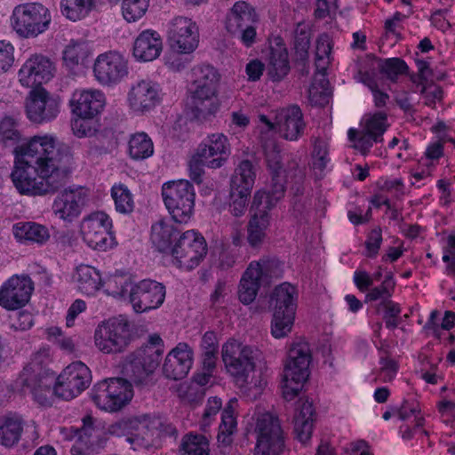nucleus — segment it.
<instances>
[{"instance_id":"1","label":"nucleus","mask_w":455,"mask_h":455,"mask_svg":"<svg viewBox=\"0 0 455 455\" xmlns=\"http://www.w3.org/2000/svg\"><path fill=\"white\" fill-rule=\"evenodd\" d=\"M13 153L11 178L21 195L54 194L71 176L73 155L67 144H20Z\"/></svg>"},{"instance_id":"2","label":"nucleus","mask_w":455,"mask_h":455,"mask_svg":"<svg viewBox=\"0 0 455 455\" xmlns=\"http://www.w3.org/2000/svg\"><path fill=\"white\" fill-rule=\"evenodd\" d=\"M221 357L227 372L240 388H254V396L259 395L266 382L251 374L263 360L262 352L255 347L244 345L235 339L228 340L221 349Z\"/></svg>"},{"instance_id":"3","label":"nucleus","mask_w":455,"mask_h":455,"mask_svg":"<svg viewBox=\"0 0 455 455\" xmlns=\"http://www.w3.org/2000/svg\"><path fill=\"white\" fill-rule=\"evenodd\" d=\"M52 23L50 10L41 3L19 4L12 11L9 24L20 38H36L46 32Z\"/></svg>"},{"instance_id":"4","label":"nucleus","mask_w":455,"mask_h":455,"mask_svg":"<svg viewBox=\"0 0 455 455\" xmlns=\"http://www.w3.org/2000/svg\"><path fill=\"white\" fill-rule=\"evenodd\" d=\"M296 294L295 287L288 283L275 287L271 294V333L276 339L285 337L291 331L296 312Z\"/></svg>"},{"instance_id":"5","label":"nucleus","mask_w":455,"mask_h":455,"mask_svg":"<svg viewBox=\"0 0 455 455\" xmlns=\"http://www.w3.org/2000/svg\"><path fill=\"white\" fill-rule=\"evenodd\" d=\"M304 124L300 109L296 106L280 109L272 117L259 115L257 129L264 135L273 137L279 135L286 140H297L302 132Z\"/></svg>"},{"instance_id":"6","label":"nucleus","mask_w":455,"mask_h":455,"mask_svg":"<svg viewBox=\"0 0 455 455\" xmlns=\"http://www.w3.org/2000/svg\"><path fill=\"white\" fill-rule=\"evenodd\" d=\"M131 381L126 378H111L94 385L91 397L98 408L116 412L126 406L133 397Z\"/></svg>"},{"instance_id":"7","label":"nucleus","mask_w":455,"mask_h":455,"mask_svg":"<svg viewBox=\"0 0 455 455\" xmlns=\"http://www.w3.org/2000/svg\"><path fill=\"white\" fill-rule=\"evenodd\" d=\"M162 196L175 222L187 223L190 220L195 206V191L188 180H180L164 183Z\"/></svg>"},{"instance_id":"8","label":"nucleus","mask_w":455,"mask_h":455,"mask_svg":"<svg viewBox=\"0 0 455 455\" xmlns=\"http://www.w3.org/2000/svg\"><path fill=\"white\" fill-rule=\"evenodd\" d=\"M64 439L75 440L70 452L72 455H89L100 448L106 442V431L92 416L83 419L81 428H62Z\"/></svg>"},{"instance_id":"9","label":"nucleus","mask_w":455,"mask_h":455,"mask_svg":"<svg viewBox=\"0 0 455 455\" xmlns=\"http://www.w3.org/2000/svg\"><path fill=\"white\" fill-rule=\"evenodd\" d=\"M161 357L159 347H140L126 356L122 372L135 385H146L158 367Z\"/></svg>"},{"instance_id":"10","label":"nucleus","mask_w":455,"mask_h":455,"mask_svg":"<svg viewBox=\"0 0 455 455\" xmlns=\"http://www.w3.org/2000/svg\"><path fill=\"white\" fill-rule=\"evenodd\" d=\"M55 63L46 55L30 54L17 71L18 84L24 89L44 87L56 74Z\"/></svg>"},{"instance_id":"11","label":"nucleus","mask_w":455,"mask_h":455,"mask_svg":"<svg viewBox=\"0 0 455 455\" xmlns=\"http://www.w3.org/2000/svg\"><path fill=\"white\" fill-rule=\"evenodd\" d=\"M129 75L127 58L117 51L99 54L92 64V76L102 86H115Z\"/></svg>"},{"instance_id":"12","label":"nucleus","mask_w":455,"mask_h":455,"mask_svg":"<svg viewBox=\"0 0 455 455\" xmlns=\"http://www.w3.org/2000/svg\"><path fill=\"white\" fill-rule=\"evenodd\" d=\"M167 43L177 54H191L199 45V28L191 19L177 16L167 25Z\"/></svg>"},{"instance_id":"13","label":"nucleus","mask_w":455,"mask_h":455,"mask_svg":"<svg viewBox=\"0 0 455 455\" xmlns=\"http://www.w3.org/2000/svg\"><path fill=\"white\" fill-rule=\"evenodd\" d=\"M255 431L257 444L254 455H281L284 450V437L278 418L263 413L257 419Z\"/></svg>"},{"instance_id":"14","label":"nucleus","mask_w":455,"mask_h":455,"mask_svg":"<svg viewBox=\"0 0 455 455\" xmlns=\"http://www.w3.org/2000/svg\"><path fill=\"white\" fill-rule=\"evenodd\" d=\"M171 251L179 267L191 270L205 257L207 244L200 234L188 230L180 235Z\"/></svg>"},{"instance_id":"15","label":"nucleus","mask_w":455,"mask_h":455,"mask_svg":"<svg viewBox=\"0 0 455 455\" xmlns=\"http://www.w3.org/2000/svg\"><path fill=\"white\" fill-rule=\"evenodd\" d=\"M161 85L150 79H141L133 83L126 97L129 109L136 115L151 112L163 101Z\"/></svg>"},{"instance_id":"16","label":"nucleus","mask_w":455,"mask_h":455,"mask_svg":"<svg viewBox=\"0 0 455 455\" xmlns=\"http://www.w3.org/2000/svg\"><path fill=\"white\" fill-rule=\"evenodd\" d=\"M92 382L90 369L82 362L77 361L67 366L59 375L54 385L55 395L65 399H72L85 390Z\"/></svg>"},{"instance_id":"17","label":"nucleus","mask_w":455,"mask_h":455,"mask_svg":"<svg viewBox=\"0 0 455 455\" xmlns=\"http://www.w3.org/2000/svg\"><path fill=\"white\" fill-rule=\"evenodd\" d=\"M130 339L129 324L121 320L102 323L94 332L95 346L105 354L123 351L128 346Z\"/></svg>"},{"instance_id":"18","label":"nucleus","mask_w":455,"mask_h":455,"mask_svg":"<svg viewBox=\"0 0 455 455\" xmlns=\"http://www.w3.org/2000/svg\"><path fill=\"white\" fill-rule=\"evenodd\" d=\"M111 228L112 222L105 212H93L84 218L81 223L83 239L94 250L107 251L113 246Z\"/></svg>"},{"instance_id":"19","label":"nucleus","mask_w":455,"mask_h":455,"mask_svg":"<svg viewBox=\"0 0 455 455\" xmlns=\"http://www.w3.org/2000/svg\"><path fill=\"white\" fill-rule=\"evenodd\" d=\"M267 76L273 82L283 80L291 70L289 52L284 40L278 35H272L263 51Z\"/></svg>"},{"instance_id":"20","label":"nucleus","mask_w":455,"mask_h":455,"mask_svg":"<svg viewBox=\"0 0 455 455\" xmlns=\"http://www.w3.org/2000/svg\"><path fill=\"white\" fill-rule=\"evenodd\" d=\"M60 100L44 87L31 89L26 98L28 118L34 123H43L55 118L60 112Z\"/></svg>"},{"instance_id":"21","label":"nucleus","mask_w":455,"mask_h":455,"mask_svg":"<svg viewBox=\"0 0 455 455\" xmlns=\"http://www.w3.org/2000/svg\"><path fill=\"white\" fill-rule=\"evenodd\" d=\"M165 287L161 283L145 279L129 290V301L137 313L158 308L165 299Z\"/></svg>"},{"instance_id":"22","label":"nucleus","mask_w":455,"mask_h":455,"mask_svg":"<svg viewBox=\"0 0 455 455\" xmlns=\"http://www.w3.org/2000/svg\"><path fill=\"white\" fill-rule=\"evenodd\" d=\"M89 196V189L82 186H71L62 190L54 199L52 212L65 221H72L79 216Z\"/></svg>"},{"instance_id":"23","label":"nucleus","mask_w":455,"mask_h":455,"mask_svg":"<svg viewBox=\"0 0 455 455\" xmlns=\"http://www.w3.org/2000/svg\"><path fill=\"white\" fill-rule=\"evenodd\" d=\"M33 289L28 276H12L0 288V306L8 310L22 307L28 302Z\"/></svg>"},{"instance_id":"24","label":"nucleus","mask_w":455,"mask_h":455,"mask_svg":"<svg viewBox=\"0 0 455 455\" xmlns=\"http://www.w3.org/2000/svg\"><path fill=\"white\" fill-rule=\"evenodd\" d=\"M107 99L99 89L76 90L70 100L72 112L76 116L95 117L105 108Z\"/></svg>"},{"instance_id":"25","label":"nucleus","mask_w":455,"mask_h":455,"mask_svg":"<svg viewBox=\"0 0 455 455\" xmlns=\"http://www.w3.org/2000/svg\"><path fill=\"white\" fill-rule=\"evenodd\" d=\"M192 364L193 350L187 343L180 342L166 355L163 373L169 379H182L189 372Z\"/></svg>"},{"instance_id":"26","label":"nucleus","mask_w":455,"mask_h":455,"mask_svg":"<svg viewBox=\"0 0 455 455\" xmlns=\"http://www.w3.org/2000/svg\"><path fill=\"white\" fill-rule=\"evenodd\" d=\"M162 51L163 40L160 34L152 29H146L134 40L132 56L139 62H149L156 60Z\"/></svg>"},{"instance_id":"27","label":"nucleus","mask_w":455,"mask_h":455,"mask_svg":"<svg viewBox=\"0 0 455 455\" xmlns=\"http://www.w3.org/2000/svg\"><path fill=\"white\" fill-rule=\"evenodd\" d=\"M309 364L310 363H294L286 360L283 377V395L286 400L293 399L301 390L309 376Z\"/></svg>"},{"instance_id":"28","label":"nucleus","mask_w":455,"mask_h":455,"mask_svg":"<svg viewBox=\"0 0 455 455\" xmlns=\"http://www.w3.org/2000/svg\"><path fill=\"white\" fill-rule=\"evenodd\" d=\"M191 97L198 117H206L217 112L220 107L218 89L203 84H192Z\"/></svg>"},{"instance_id":"29","label":"nucleus","mask_w":455,"mask_h":455,"mask_svg":"<svg viewBox=\"0 0 455 455\" xmlns=\"http://www.w3.org/2000/svg\"><path fill=\"white\" fill-rule=\"evenodd\" d=\"M314 415L312 402L307 399H299L294 416V432L301 443H306L311 438Z\"/></svg>"},{"instance_id":"30","label":"nucleus","mask_w":455,"mask_h":455,"mask_svg":"<svg viewBox=\"0 0 455 455\" xmlns=\"http://www.w3.org/2000/svg\"><path fill=\"white\" fill-rule=\"evenodd\" d=\"M92 54V47L84 40H70L61 52L63 66L68 70H75L84 66Z\"/></svg>"},{"instance_id":"31","label":"nucleus","mask_w":455,"mask_h":455,"mask_svg":"<svg viewBox=\"0 0 455 455\" xmlns=\"http://www.w3.org/2000/svg\"><path fill=\"white\" fill-rule=\"evenodd\" d=\"M285 177L283 173L271 174V187L267 192L259 191L254 195L252 207L266 211L274 207L284 196Z\"/></svg>"},{"instance_id":"32","label":"nucleus","mask_w":455,"mask_h":455,"mask_svg":"<svg viewBox=\"0 0 455 455\" xmlns=\"http://www.w3.org/2000/svg\"><path fill=\"white\" fill-rule=\"evenodd\" d=\"M56 140L51 134L35 135L28 138L12 118L4 117L0 121V140L2 141L55 142Z\"/></svg>"},{"instance_id":"33","label":"nucleus","mask_w":455,"mask_h":455,"mask_svg":"<svg viewBox=\"0 0 455 455\" xmlns=\"http://www.w3.org/2000/svg\"><path fill=\"white\" fill-rule=\"evenodd\" d=\"M257 164L256 158L253 161L245 159L240 162L231 176L230 189L251 192L256 179Z\"/></svg>"},{"instance_id":"34","label":"nucleus","mask_w":455,"mask_h":455,"mask_svg":"<svg viewBox=\"0 0 455 455\" xmlns=\"http://www.w3.org/2000/svg\"><path fill=\"white\" fill-rule=\"evenodd\" d=\"M24 420L20 414L9 412L0 417V444L12 447L16 444L23 431Z\"/></svg>"},{"instance_id":"35","label":"nucleus","mask_w":455,"mask_h":455,"mask_svg":"<svg viewBox=\"0 0 455 455\" xmlns=\"http://www.w3.org/2000/svg\"><path fill=\"white\" fill-rule=\"evenodd\" d=\"M387 115L382 112L364 115L360 122V140H378L388 128Z\"/></svg>"},{"instance_id":"36","label":"nucleus","mask_w":455,"mask_h":455,"mask_svg":"<svg viewBox=\"0 0 455 455\" xmlns=\"http://www.w3.org/2000/svg\"><path fill=\"white\" fill-rule=\"evenodd\" d=\"M14 236L19 241L43 244L50 238L48 228L36 222H19L12 228Z\"/></svg>"},{"instance_id":"37","label":"nucleus","mask_w":455,"mask_h":455,"mask_svg":"<svg viewBox=\"0 0 455 455\" xmlns=\"http://www.w3.org/2000/svg\"><path fill=\"white\" fill-rule=\"evenodd\" d=\"M230 154L226 144H204L194 154L196 159L211 168H220Z\"/></svg>"},{"instance_id":"38","label":"nucleus","mask_w":455,"mask_h":455,"mask_svg":"<svg viewBox=\"0 0 455 455\" xmlns=\"http://www.w3.org/2000/svg\"><path fill=\"white\" fill-rule=\"evenodd\" d=\"M74 278L78 289L87 295L94 294L101 286V276L99 271L88 265L78 266Z\"/></svg>"},{"instance_id":"39","label":"nucleus","mask_w":455,"mask_h":455,"mask_svg":"<svg viewBox=\"0 0 455 455\" xmlns=\"http://www.w3.org/2000/svg\"><path fill=\"white\" fill-rule=\"evenodd\" d=\"M178 234L172 225L159 220L151 228V241L159 251L164 252L172 250L171 245L177 239Z\"/></svg>"},{"instance_id":"40","label":"nucleus","mask_w":455,"mask_h":455,"mask_svg":"<svg viewBox=\"0 0 455 455\" xmlns=\"http://www.w3.org/2000/svg\"><path fill=\"white\" fill-rule=\"evenodd\" d=\"M268 226L267 211L262 208H256V212L248 224V243L251 247L259 246L265 236Z\"/></svg>"},{"instance_id":"41","label":"nucleus","mask_w":455,"mask_h":455,"mask_svg":"<svg viewBox=\"0 0 455 455\" xmlns=\"http://www.w3.org/2000/svg\"><path fill=\"white\" fill-rule=\"evenodd\" d=\"M248 267H253L257 270L256 277L261 284H268L275 279L282 278L283 264L275 259H261L252 261Z\"/></svg>"},{"instance_id":"42","label":"nucleus","mask_w":455,"mask_h":455,"mask_svg":"<svg viewBox=\"0 0 455 455\" xmlns=\"http://www.w3.org/2000/svg\"><path fill=\"white\" fill-rule=\"evenodd\" d=\"M256 275L257 270L253 267H248L241 278L238 296L240 301L244 305H248L255 299L261 285Z\"/></svg>"},{"instance_id":"43","label":"nucleus","mask_w":455,"mask_h":455,"mask_svg":"<svg viewBox=\"0 0 455 455\" xmlns=\"http://www.w3.org/2000/svg\"><path fill=\"white\" fill-rule=\"evenodd\" d=\"M234 412L235 409L233 403L229 402L222 411L221 423L217 436L218 443L223 447L229 446L233 441L232 435L236 428V420Z\"/></svg>"},{"instance_id":"44","label":"nucleus","mask_w":455,"mask_h":455,"mask_svg":"<svg viewBox=\"0 0 455 455\" xmlns=\"http://www.w3.org/2000/svg\"><path fill=\"white\" fill-rule=\"evenodd\" d=\"M93 0H61L60 12L68 20L77 21L85 18L91 12Z\"/></svg>"},{"instance_id":"45","label":"nucleus","mask_w":455,"mask_h":455,"mask_svg":"<svg viewBox=\"0 0 455 455\" xmlns=\"http://www.w3.org/2000/svg\"><path fill=\"white\" fill-rule=\"evenodd\" d=\"M328 81L324 71L319 70L308 88V99L312 104L324 105L328 102Z\"/></svg>"},{"instance_id":"46","label":"nucleus","mask_w":455,"mask_h":455,"mask_svg":"<svg viewBox=\"0 0 455 455\" xmlns=\"http://www.w3.org/2000/svg\"><path fill=\"white\" fill-rule=\"evenodd\" d=\"M111 196L116 212L128 214L134 209L133 196L129 188L124 184H115L111 188Z\"/></svg>"},{"instance_id":"47","label":"nucleus","mask_w":455,"mask_h":455,"mask_svg":"<svg viewBox=\"0 0 455 455\" xmlns=\"http://www.w3.org/2000/svg\"><path fill=\"white\" fill-rule=\"evenodd\" d=\"M181 455H209V442L202 435H186L181 442Z\"/></svg>"},{"instance_id":"48","label":"nucleus","mask_w":455,"mask_h":455,"mask_svg":"<svg viewBox=\"0 0 455 455\" xmlns=\"http://www.w3.org/2000/svg\"><path fill=\"white\" fill-rule=\"evenodd\" d=\"M229 22H235L237 28L248 23H258L259 15L247 3L237 2L231 9Z\"/></svg>"},{"instance_id":"49","label":"nucleus","mask_w":455,"mask_h":455,"mask_svg":"<svg viewBox=\"0 0 455 455\" xmlns=\"http://www.w3.org/2000/svg\"><path fill=\"white\" fill-rule=\"evenodd\" d=\"M311 158V165L315 178L316 180L323 179L325 175L327 165L331 161L326 144H315Z\"/></svg>"},{"instance_id":"50","label":"nucleus","mask_w":455,"mask_h":455,"mask_svg":"<svg viewBox=\"0 0 455 455\" xmlns=\"http://www.w3.org/2000/svg\"><path fill=\"white\" fill-rule=\"evenodd\" d=\"M150 0H122L121 10L127 22H136L147 12Z\"/></svg>"},{"instance_id":"51","label":"nucleus","mask_w":455,"mask_h":455,"mask_svg":"<svg viewBox=\"0 0 455 455\" xmlns=\"http://www.w3.org/2000/svg\"><path fill=\"white\" fill-rule=\"evenodd\" d=\"M53 377L42 380V383L28 389L34 400L41 406H51L53 402L54 393Z\"/></svg>"},{"instance_id":"52","label":"nucleus","mask_w":455,"mask_h":455,"mask_svg":"<svg viewBox=\"0 0 455 455\" xmlns=\"http://www.w3.org/2000/svg\"><path fill=\"white\" fill-rule=\"evenodd\" d=\"M193 72L195 77L193 84H203L218 89L220 75L215 68L210 65H201L196 67Z\"/></svg>"},{"instance_id":"53","label":"nucleus","mask_w":455,"mask_h":455,"mask_svg":"<svg viewBox=\"0 0 455 455\" xmlns=\"http://www.w3.org/2000/svg\"><path fill=\"white\" fill-rule=\"evenodd\" d=\"M47 371H41L27 364L20 373L18 381L23 388L28 390L42 383V380L52 378Z\"/></svg>"},{"instance_id":"54","label":"nucleus","mask_w":455,"mask_h":455,"mask_svg":"<svg viewBox=\"0 0 455 455\" xmlns=\"http://www.w3.org/2000/svg\"><path fill=\"white\" fill-rule=\"evenodd\" d=\"M332 49V41L329 36L321 35L316 41L315 58L316 67L319 70L324 71L331 63V53Z\"/></svg>"},{"instance_id":"55","label":"nucleus","mask_w":455,"mask_h":455,"mask_svg":"<svg viewBox=\"0 0 455 455\" xmlns=\"http://www.w3.org/2000/svg\"><path fill=\"white\" fill-rule=\"evenodd\" d=\"M197 124L186 118H180L169 130V138L176 140H195L192 134L196 132Z\"/></svg>"},{"instance_id":"56","label":"nucleus","mask_w":455,"mask_h":455,"mask_svg":"<svg viewBox=\"0 0 455 455\" xmlns=\"http://www.w3.org/2000/svg\"><path fill=\"white\" fill-rule=\"evenodd\" d=\"M262 148L270 174L283 173V155L279 144H264Z\"/></svg>"},{"instance_id":"57","label":"nucleus","mask_w":455,"mask_h":455,"mask_svg":"<svg viewBox=\"0 0 455 455\" xmlns=\"http://www.w3.org/2000/svg\"><path fill=\"white\" fill-rule=\"evenodd\" d=\"M286 173V177L296 186V194L302 193V184L306 177V166L301 164L299 160L292 159L288 162L285 170L283 169V174Z\"/></svg>"},{"instance_id":"58","label":"nucleus","mask_w":455,"mask_h":455,"mask_svg":"<svg viewBox=\"0 0 455 455\" xmlns=\"http://www.w3.org/2000/svg\"><path fill=\"white\" fill-rule=\"evenodd\" d=\"M107 285L114 296L129 299V290L134 283L126 275H114L108 278Z\"/></svg>"},{"instance_id":"59","label":"nucleus","mask_w":455,"mask_h":455,"mask_svg":"<svg viewBox=\"0 0 455 455\" xmlns=\"http://www.w3.org/2000/svg\"><path fill=\"white\" fill-rule=\"evenodd\" d=\"M93 117L76 116L72 121V132L79 139H91L96 133V129L92 119Z\"/></svg>"},{"instance_id":"60","label":"nucleus","mask_w":455,"mask_h":455,"mask_svg":"<svg viewBox=\"0 0 455 455\" xmlns=\"http://www.w3.org/2000/svg\"><path fill=\"white\" fill-rule=\"evenodd\" d=\"M14 62V45L8 40H0V76L9 72Z\"/></svg>"},{"instance_id":"61","label":"nucleus","mask_w":455,"mask_h":455,"mask_svg":"<svg viewBox=\"0 0 455 455\" xmlns=\"http://www.w3.org/2000/svg\"><path fill=\"white\" fill-rule=\"evenodd\" d=\"M251 196V192H244L241 190H231L230 189V212L235 216L240 217L246 212L248 199Z\"/></svg>"},{"instance_id":"62","label":"nucleus","mask_w":455,"mask_h":455,"mask_svg":"<svg viewBox=\"0 0 455 455\" xmlns=\"http://www.w3.org/2000/svg\"><path fill=\"white\" fill-rule=\"evenodd\" d=\"M311 359V349L309 344L306 341L292 344L287 356V361L294 363H310Z\"/></svg>"},{"instance_id":"63","label":"nucleus","mask_w":455,"mask_h":455,"mask_svg":"<svg viewBox=\"0 0 455 455\" xmlns=\"http://www.w3.org/2000/svg\"><path fill=\"white\" fill-rule=\"evenodd\" d=\"M48 339L57 345L61 350L72 353L75 351V343L70 337L63 335L60 328L50 327L47 329Z\"/></svg>"},{"instance_id":"64","label":"nucleus","mask_w":455,"mask_h":455,"mask_svg":"<svg viewBox=\"0 0 455 455\" xmlns=\"http://www.w3.org/2000/svg\"><path fill=\"white\" fill-rule=\"evenodd\" d=\"M395 286V283L391 280H384L379 286L374 287L366 294V300L374 301L379 299L388 300L391 297V289Z\"/></svg>"}]
</instances>
